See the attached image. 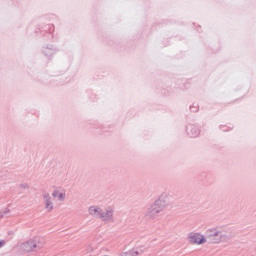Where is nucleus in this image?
<instances>
[{"instance_id":"nucleus-1","label":"nucleus","mask_w":256,"mask_h":256,"mask_svg":"<svg viewBox=\"0 0 256 256\" xmlns=\"http://www.w3.org/2000/svg\"><path fill=\"white\" fill-rule=\"evenodd\" d=\"M235 237V232L229 228L215 227L206 230V243L217 245L219 243H227Z\"/></svg>"},{"instance_id":"nucleus-2","label":"nucleus","mask_w":256,"mask_h":256,"mask_svg":"<svg viewBox=\"0 0 256 256\" xmlns=\"http://www.w3.org/2000/svg\"><path fill=\"white\" fill-rule=\"evenodd\" d=\"M167 205H169V202H167V200H165V198L160 197L146 211V216L148 217V219H153V217H155V215H158V213H161L167 207Z\"/></svg>"},{"instance_id":"nucleus-3","label":"nucleus","mask_w":256,"mask_h":256,"mask_svg":"<svg viewBox=\"0 0 256 256\" xmlns=\"http://www.w3.org/2000/svg\"><path fill=\"white\" fill-rule=\"evenodd\" d=\"M115 210L113 208L108 207L104 210L102 209L100 214V219L103 223H115Z\"/></svg>"},{"instance_id":"nucleus-4","label":"nucleus","mask_w":256,"mask_h":256,"mask_svg":"<svg viewBox=\"0 0 256 256\" xmlns=\"http://www.w3.org/2000/svg\"><path fill=\"white\" fill-rule=\"evenodd\" d=\"M188 240L190 243H192V245H203L207 243V239H205V237L201 233L191 232L188 235Z\"/></svg>"},{"instance_id":"nucleus-5","label":"nucleus","mask_w":256,"mask_h":256,"mask_svg":"<svg viewBox=\"0 0 256 256\" xmlns=\"http://www.w3.org/2000/svg\"><path fill=\"white\" fill-rule=\"evenodd\" d=\"M23 253H31L33 249H41V246L37 244V240H28L20 245Z\"/></svg>"},{"instance_id":"nucleus-6","label":"nucleus","mask_w":256,"mask_h":256,"mask_svg":"<svg viewBox=\"0 0 256 256\" xmlns=\"http://www.w3.org/2000/svg\"><path fill=\"white\" fill-rule=\"evenodd\" d=\"M43 201H44V207L48 213H51L53 211V200L51 199V194L49 192H44L43 195Z\"/></svg>"},{"instance_id":"nucleus-7","label":"nucleus","mask_w":256,"mask_h":256,"mask_svg":"<svg viewBox=\"0 0 256 256\" xmlns=\"http://www.w3.org/2000/svg\"><path fill=\"white\" fill-rule=\"evenodd\" d=\"M186 133L189 135V137H199V134L201 133V130L193 124H189L186 127Z\"/></svg>"},{"instance_id":"nucleus-8","label":"nucleus","mask_w":256,"mask_h":256,"mask_svg":"<svg viewBox=\"0 0 256 256\" xmlns=\"http://www.w3.org/2000/svg\"><path fill=\"white\" fill-rule=\"evenodd\" d=\"M102 210L103 209L99 206H90L89 209H88V213L92 217H95V219H100Z\"/></svg>"},{"instance_id":"nucleus-9","label":"nucleus","mask_w":256,"mask_h":256,"mask_svg":"<svg viewBox=\"0 0 256 256\" xmlns=\"http://www.w3.org/2000/svg\"><path fill=\"white\" fill-rule=\"evenodd\" d=\"M147 248L145 246H140L139 248H134L126 253V256H139L145 253Z\"/></svg>"},{"instance_id":"nucleus-10","label":"nucleus","mask_w":256,"mask_h":256,"mask_svg":"<svg viewBox=\"0 0 256 256\" xmlns=\"http://www.w3.org/2000/svg\"><path fill=\"white\" fill-rule=\"evenodd\" d=\"M52 197H54V199H57V201H65V197H67V194L65 193V191H61V190H54L52 192Z\"/></svg>"},{"instance_id":"nucleus-11","label":"nucleus","mask_w":256,"mask_h":256,"mask_svg":"<svg viewBox=\"0 0 256 256\" xmlns=\"http://www.w3.org/2000/svg\"><path fill=\"white\" fill-rule=\"evenodd\" d=\"M43 53L46 57H53L57 53V49H55L53 46H47L43 49Z\"/></svg>"},{"instance_id":"nucleus-12","label":"nucleus","mask_w":256,"mask_h":256,"mask_svg":"<svg viewBox=\"0 0 256 256\" xmlns=\"http://www.w3.org/2000/svg\"><path fill=\"white\" fill-rule=\"evenodd\" d=\"M9 213H11V210L9 209H5L3 211L0 212V219H3L4 217H9Z\"/></svg>"},{"instance_id":"nucleus-13","label":"nucleus","mask_w":256,"mask_h":256,"mask_svg":"<svg viewBox=\"0 0 256 256\" xmlns=\"http://www.w3.org/2000/svg\"><path fill=\"white\" fill-rule=\"evenodd\" d=\"M190 111H192V113H197L199 111V106L197 105L190 106Z\"/></svg>"},{"instance_id":"nucleus-14","label":"nucleus","mask_w":256,"mask_h":256,"mask_svg":"<svg viewBox=\"0 0 256 256\" xmlns=\"http://www.w3.org/2000/svg\"><path fill=\"white\" fill-rule=\"evenodd\" d=\"M21 189H29V185L27 184H20Z\"/></svg>"},{"instance_id":"nucleus-15","label":"nucleus","mask_w":256,"mask_h":256,"mask_svg":"<svg viewBox=\"0 0 256 256\" xmlns=\"http://www.w3.org/2000/svg\"><path fill=\"white\" fill-rule=\"evenodd\" d=\"M4 245H5V241L1 240V241H0V249H1V247H3Z\"/></svg>"}]
</instances>
